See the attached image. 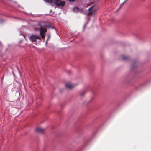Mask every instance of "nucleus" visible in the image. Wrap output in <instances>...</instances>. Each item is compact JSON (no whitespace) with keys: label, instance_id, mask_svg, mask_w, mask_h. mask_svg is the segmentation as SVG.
<instances>
[{"label":"nucleus","instance_id":"nucleus-1","mask_svg":"<svg viewBox=\"0 0 151 151\" xmlns=\"http://www.w3.org/2000/svg\"><path fill=\"white\" fill-rule=\"evenodd\" d=\"M54 2L56 6L60 8L64 7L65 4L64 1L61 0H55Z\"/></svg>","mask_w":151,"mask_h":151},{"label":"nucleus","instance_id":"nucleus-2","mask_svg":"<svg viewBox=\"0 0 151 151\" xmlns=\"http://www.w3.org/2000/svg\"><path fill=\"white\" fill-rule=\"evenodd\" d=\"M30 38L32 42H36L37 39L40 40L41 37L39 36L36 35H31Z\"/></svg>","mask_w":151,"mask_h":151},{"label":"nucleus","instance_id":"nucleus-3","mask_svg":"<svg viewBox=\"0 0 151 151\" xmlns=\"http://www.w3.org/2000/svg\"><path fill=\"white\" fill-rule=\"evenodd\" d=\"M47 31V30L45 29H43L41 27H40V34L42 38L44 39L45 38V35Z\"/></svg>","mask_w":151,"mask_h":151},{"label":"nucleus","instance_id":"nucleus-4","mask_svg":"<svg viewBox=\"0 0 151 151\" xmlns=\"http://www.w3.org/2000/svg\"><path fill=\"white\" fill-rule=\"evenodd\" d=\"M94 7V6H93L89 9L88 10V12L86 13V15H90L93 14V9Z\"/></svg>","mask_w":151,"mask_h":151},{"label":"nucleus","instance_id":"nucleus-5","mask_svg":"<svg viewBox=\"0 0 151 151\" xmlns=\"http://www.w3.org/2000/svg\"><path fill=\"white\" fill-rule=\"evenodd\" d=\"M45 130L41 127H37L35 129V131L38 133H43L44 132Z\"/></svg>","mask_w":151,"mask_h":151},{"label":"nucleus","instance_id":"nucleus-6","mask_svg":"<svg viewBox=\"0 0 151 151\" xmlns=\"http://www.w3.org/2000/svg\"><path fill=\"white\" fill-rule=\"evenodd\" d=\"M66 86L68 88L71 89L74 87V85L69 82L66 84Z\"/></svg>","mask_w":151,"mask_h":151},{"label":"nucleus","instance_id":"nucleus-7","mask_svg":"<svg viewBox=\"0 0 151 151\" xmlns=\"http://www.w3.org/2000/svg\"><path fill=\"white\" fill-rule=\"evenodd\" d=\"M81 10V9L77 7H75L73 8V10L75 12H78L79 11Z\"/></svg>","mask_w":151,"mask_h":151},{"label":"nucleus","instance_id":"nucleus-8","mask_svg":"<svg viewBox=\"0 0 151 151\" xmlns=\"http://www.w3.org/2000/svg\"><path fill=\"white\" fill-rule=\"evenodd\" d=\"M47 3H48L49 4H52V3L53 0H44Z\"/></svg>","mask_w":151,"mask_h":151},{"label":"nucleus","instance_id":"nucleus-9","mask_svg":"<svg viewBox=\"0 0 151 151\" xmlns=\"http://www.w3.org/2000/svg\"><path fill=\"white\" fill-rule=\"evenodd\" d=\"M122 59L124 60H127L128 59V58L127 57L124 56L122 57Z\"/></svg>","mask_w":151,"mask_h":151},{"label":"nucleus","instance_id":"nucleus-10","mask_svg":"<svg viewBox=\"0 0 151 151\" xmlns=\"http://www.w3.org/2000/svg\"><path fill=\"white\" fill-rule=\"evenodd\" d=\"M76 0H69V1L70 3L75 2L76 1Z\"/></svg>","mask_w":151,"mask_h":151},{"label":"nucleus","instance_id":"nucleus-11","mask_svg":"<svg viewBox=\"0 0 151 151\" xmlns=\"http://www.w3.org/2000/svg\"><path fill=\"white\" fill-rule=\"evenodd\" d=\"M127 0H125L124 1L123 3L121 4L120 5H121V7L122 6L125 2H126L127 1Z\"/></svg>","mask_w":151,"mask_h":151},{"label":"nucleus","instance_id":"nucleus-12","mask_svg":"<svg viewBox=\"0 0 151 151\" xmlns=\"http://www.w3.org/2000/svg\"><path fill=\"white\" fill-rule=\"evenodd\" d=\"M81 12H82V13H83V14H84L85 13H86V12L84 11H81Z\"/></svg>","mask_w":151,"mask_h":151},{"label":"nucleus","instance_id":"nucleus-13","mask_svg":"<svg viewBox=\"0 0 151 151\" xmlns=\"http://www.w3.org/2000/svg\"><path fill=\"white\" fill-rule=\"evenodd\" d=\"M34 29H35V30H36H36H38V29H37V28H35Z\"/></svg>","mask_w":151,"mask_h":151},{"label":"nucleus","instance_id":"nucleus-14","mask_svg":"<svg viewBox=\"0 0 151 151\" xmlns=\"http://www.w3.org/2000/svg\"><path fill=\"white\" fill-rule=\"evenodd\" d=\"M49 27L55 29V28L54 27H51V26H50V27Z\"/></svg>","mask_w":151,"mask_h":151},{"label":"nucleus","instance_id":"nucleus-15","mask_svg":"<svg viewBox=\"0 0 151 151\" xmlns=\"http://www.w3.org/2000/svg\"><path fill=\"white\" fill-rule=\"evenodd\" d=\"M141 1L143 2L145 1V0H140Z\"/></svg>","mask_w":151,"mask_h":151},{"label":"nucleus","instance_id":"nucleus-16","mask_svg":"<svg viewBox=\"0 0 151 151\" xmlns=\"http://www.w3.org/2000/svg\"><path fill=\"white\" fill-rule=\"evenodd\" d=\"M50 37V36H48V39H47V40H48V39ZM47 42V41H46V42Z\"/></svg>","mask_w":151,"mask_h":151},{"label":"nucleus","instance_id":"nucleus-17","mask_svg":"<svg viewBox=\"0 0 151 151\" xmlns=\"http://www.w3.org/2000/svg\"><path fill=\"white\" fill-rule=\"evenodd\" d=\"M52 10H50V12H52Z\"/></svg>","mask_w":151,"mask_h":151},{"label":"nucleus","instance_id":"nucleus-18","mask_svg":"<svg viewBox=\"0 0 151 151\" xmlns=\"http://www.w3.org/2000/svg\"><path fill=\"white\" fill-rule=\"evenodd\" d=\"M83 95H82V94H81V96H82Z\"/></svg>","mask_w":151,"mask_h":151}]
</instances>
